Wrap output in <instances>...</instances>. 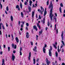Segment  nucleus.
Instances as JSON below:
<instances>
[{
  "instance_id": "ddd939ff",
  "label": "nucleus",
  "mask_w": 65,
  "mask_h": 65,
  "mask_svg": "<svg viewBox=\"0 0 65 65\" xmlns=\"http://www.w3.org/2000/svg\"><path fill=\"white\" fill-rule=\"evenodd\" d=\"M16 40V42L18 43L19 41V39H18V37H16L15 38Z\"/></svg>"
},
{
  "instance_id": "13d9d810",
  "label": "nucleus",
  "mask_w": 65,
  "mask_h": 65,
  "mask_svg": "<svg viewBox=\"0 0 65 65\" xmlns=\"http://www.w3.org/2000/svg\"><path fill=\"white\" fill-rule=\"evenodd\" d=\"M5 13L6 14H7V11H5Z\"/></svg>"
},
{
  "instance_id": "37998d69",
  "label": "nucleus",
  "mask_w": 65,
  "mask_h": 65,
  "mask_svg": "<svg viewBox=\"0 0 65 65\" xmlns=\"http://www.w3.org/2000/svg\"><path fill=\"white\" fill-rule=\"evenodd\" d=\"M20 56H22V52L20 51Z\"/></svg>"
},
{
  "instance_id": "bb28decb",
  "label": "nucleus",
  "mask_w": 65,
  "mask_h": 65,
  "mask_svg": "<svg viewBox=\"0 0 65 65\" xmlns=\"http://www.w3.org/2000/svg\"><path fill=\"white\" fill-rule=\"evenodd\" d=\"M55 54L56 57H58V52H55Z\"/></svg>"
},
{
  "instance_id": "79ce46f5",
  "label": "nucleus",
  "mask_w": 65,
  "mask_h": 65,
  "mask_svg": "<svg viewBox=\"0 0 65 65\" xmlns=\"http://www.w3.org/2000/svg\"><path fill=\"white\" fill-rule=\"evenodd\" d=\"M54 19H55V23H56V22H57V19H56V18H54Z\"/></svg>"
},
{
  "instance_id": "a19ab883",
  "label": "nucleus",
  "mask_w": 65,
  "mask_h": 65,
  "mask_svg": "<svg viewBox=\"0 0 65 65\" xmlns=\"http://www.w3.org/2000/svg\"><path fill=\"white\" fill-rule=\"evenodd\" d=\"M24 4L25 5H26L27 4V2H25V3H24Z\"/></svg>"
},
{
  "instance_id": "9d476101",
  "label": "nucleus",
  "mask_w": 65,
  "mask_h": 65,
  "mask_svg": "<svg viewBox=\"0 0 65 65\" xmlns=\"http://www.w3.org/2000/svg\"><path fill=\"white\" fill-rule=\"evenodd\" d=\"M46 8H45L44 14V17H45V15H46V14L47 13V11H46Z\"/></svg>"
},
{
  "instance_id": "49530a36",
  "label": "nucleus",
  "mask_w": 65,
  "mask_h": 65,
  "mask_svg": "<svg viewBox=\"0 0 65 65\" xmlns=\"http://www.w3.org/2000/svg\"><path fill=\"white\" fill-rule=\"evenodd\" d=\"M22 23V24H23V25H24V24H25V22H24V21H22L21 22Z\"/></svg>"
},
{
  "instance_id": "72a5a7b5",
  "label": "nucleus",
  "mask_w": 65,
  "mask_h": 65,
  "mask_svg": "<svg viewBox=\"0 0 65 65\" xmlns=\"http://www.w3.org/2000/svg\"><path fill=\"white\" fill-rule=\"evenodd\" d=\"M8 51H9H9H10V47H8Z\"/></svg>"
},
{
  "instance_id": "f257e3e1",
  "label": "nucleus",
  "mask_w": 65,
  "mask_h": 65,
  "mask_svg": "<svg viewBox=\"0 0 65 65\" xmlns=\"http://www.w3.org/2000/svg\"><path fill=\"white\" fill-rule=\"evenodd\" d=\"M51 9L50 10V17L51 19V21H52V20H53V17L54 16V14L52 13H53V5H52V1H51V4L49 5V6L48 7V8L49 9Z\"/></svg>"
},
{
  "instance_id": "de8ad7c7",
  "label": "nucleus",
  "mask_w": 65,
  "mask_h": 65,
  "mask_svg": "<svg viewBox=\"0 0 65 65\" xmlns=\"http://www.w3.org/2000/svg\"><path fill=\"white\" fill-rule=\"evenodd\" d=\"M45 17H44L43 19V21H45Z\"/></svg>"
},
{
  "instance_id": "774afa93",
  "label": "nucleus",
  "mask_w": 65,
  "mask_h": 65,
  "mask_svg": "<svg viewBox=\"0 0 65 65\" xmlns=\"http://www.w3.org/2000/svg\"><path fill=\"white\" fill-rule=\"evenodd\" d=\"M63 16L64 17H65V14H63Z\"/></svg>"
},
{
  "instance_id": "4be33fe9",
  "label": "nucleus",
  "mask_w": 65,
  "mask_h": 65,
  "mask_svg": "<svg viewBox=\"0 0 65 65\" xmlns=\"http://www.w3.org/2000/svg\"><path fill=\"white\" fill-rule=\"evenodd\" d=\"M49 1L48 0L46 3V5L47 6L49 5Z\"/></svg>"
},
{
  "instance_id": "5fc2aeb1",
  "label": "nucleus",
  "mask_w": 65,
  "mask_h": 65,
  "mask_svg": "<svg viewBox=\"0 0 65 65\" xmlns=\"http://www.w3.org/2000/svg\"><path fill=\"white\" fill-rule=\"evenodd\" d=\"M26 30H28V28L27 27H26Z\"/></svg>"
},
{
  "instance_id": "1a4fd4ad",
  "label": "nucleus",
  "mask_w": 65,
  "mask_h": 65,
  "mask_svg": "<svg viewBox=\"0 0 65 65\" xmlns=\"http://www.w3.org/2000/svg\"><path fill=\"white\" fill-rule=\"evenodd\" d=\"M26 38H28L29 37V32H27L26 34Z\"/></svg>"
},
{
  "instance_id": "ea45409f",
  "label": "nucleus",
  "mask_w": 65,
  "mask_h": 65,
  "mask_svg": "<svg viewBox=\"0 0 65 65\" xmlns=\"http://www.w3.org/2000/svg\"><path fill=\"white\" fill-rule=\"evenodd\" d=\"M58 52H60L61 51V49H60L59 50V48L58 49Z\"/></svg>"
},
{
  "instance_id": "8fccbe9b",
  "label": "nucleus",
  "mask_w": 65,
  "mask_h": 65,
  "mask_svg": "<svg viewBox=\"0 0 65 65\" xmlns=\"http://www.w3.org/2000/svg\"><path fill=\"white\" fill-rule=\"evenodd\" d=\"M0 5H1V9H2V5L1 4H0Z\"/></svg>"
},
{
  "instance_id": "c9c22d12",
  "label": "nucleus",
  "mask_w": 65,
  "mask_h": 65,
  "mask_svg": "<svg viewBox=\"0 0 65 65\" xmlns=\"http://www.w3.org/2000/svg\"><path fill=\"white\" fill-rule=\"evenodd\" d=\"M19 26H20V24H21V21H19Z\"/></svg>"
},
{
  "instance_id": "f704fd0d",
  "label": "nucleus",
  "mask_w": 65,
  "mask_h": 65,
  "mask_svg": "<svg viewBox=\"0 0 65 65\" xmlns=\"http://www.w3.org/2000/svg\"><path fill=\"white\" fill-rule=\"evenodd\" d=\"M19 8V6L17 5L16 7V8Z\"/></svg>"
},
{
  "instance_id": "20e7f679",
  "label": "nucleus",
  "mask_w": 65,
  "mask_h": 65,
  "mask_svg": "<svg viewBox=\"0 0 65 65\" xmlns=\"http://www.w3.org/2000/svg\"><path fill=\"white\" fill-rule=\"evenodd\" d=\"M12 48H14L15 49H16L17 48V45L14 44L13 43L12 44Z\"/></svg>"
},
{
  "instance_id": "58836bf2",
  "label": "nucleus",
  "mask_w": 65,
  "mask_h": 65,
  "mask_svg": "<svg viewBox=\"0 0 65 65\" xmlns=\"http://www.w3.org/2000/svg\"><path fill=\"white\" fill-rule=\"evenodd\" d=\"M26 26H27V27H28V26H29V24L28 23H26Z\"/></svg>"
},
{
  "instance_id": "a878e982",
  "label": "nucleus",
  "mask_w": 65,
  "mask_h": 65,
  "mask_svg": "<svg viewBox=\"0 0 65 65\" xmlns=\"http://www.w3.org/2000/svg\"><path fill=\"white\" fill-rule=\"evenodd\" d=\"M53 45L54 47H55L56 49H57V47H56V45L54 44H53Z\"/></svg>"
},
{
  "instance_id": "7ed1b4c3",
  "label": "nucleus",
  "mask_w": 65,
  "mask_h": 65,
  "mask_svg": "<svg viewBox=\"0 0 65 65\" xmlns=\"http://www.w3.org/2000/svg\"><path fill=\"white\" fill-rule=\"evenodd\" d=\"M1 25H2V28L3 29H4V30H5V28L4 27V26L3 24L2 23H0V29L1 30Z\"/></svg>"
},
{
  "instance_id": "b1692460",
  "label": "nucleus",
  "mask_w": 65,
  "mask_h": 65,
  "mask_svg": "<svg viewBox=\"0 0 65 65\" xmlns=\"http://www.w3.org/2000/svg\"><path fill=\"white\" fill-rule=\"evenodd\" d=\"M61 42L63 45H64V46H65V43H64V41L63 40H61Z\"/></svg>"
},
{
  "instance_id": "423d86ee",
  "label": "nucleus",
  "mask_w": 65,
  "mask_h": 65,
  "mask_svg": "<svg viewBox=\"0 0 65 65\" xmlns=\"http://www.w3.org/2000/svg\"><path fill=\"white\" fill-rule=\"evenodd\" d=\"M14 59H15V56H14L13 54V53L12 54V60L13 61H14Z\"/></svg>"
},
{
  "instance_id": "6e6552de",
  "label": "nucleus",
  "mask_w": 65,
  "mask_h": 65,
  "mask_svg": "<svg viewBox=\"0 0 65 65\" xmlns=\"http://www.w3.org/2000/svg\"><path fill=\"white\" fill-rule=\"evenodd\" d=\"M37 49V47L36 46H35L34 48H33V51L35 52H37V50L36 49Z\"/></svg>"
},
{
  "instance_id": "4c0bfd02",
  "label": "nucleus",
  "mask_w": 65,
  "mask_h": 65,
  "mask_svg": "<svg viewBox=\"0 0 65 65\" xmlns=\"http://www.w3.org/2000/svg\"><path fill=\"white\" fill-rule=\"evenodd\" d=\"M30 44L32 45H33V42L32 41H30Z\"/></svg>"
},
{
  "instance_id": "f03ea898",
  "label": "nucleus",
  "mask_w": 65,
  "mask_h": 65,
  "mask_svg": "<svg viewBox=\"0 0 65 65\" xmlns=\"http://www.w3.org/2000/svg\"><path fill=\"white\" fill-rule=\"evenodd\" d=\"M44 45L45 46L43 47V51L44 53H45V51H46V49H45V48L46 47L47 45H46V44H45Z\"/></svg>"
},
{
  "instance_id": "f8f14e48",
  "label": "nucleus",
  "mask_w": 65,
  "mask_h": 65,
  "mask_svg": "<svg viewBox=\"0 0 65 65\" xmlns=\"http://www.w3.org/2000/svg\"><path fill=\"white\" fill-rule=\"evenodd\" d=\"M21 17H22V18H24V14H23V13L22 12H21Z\"/></svg>"
},
{
  "instance_id": "338daca9",
  "label": "nucleus",
  "mask_w": 65,
  "mask_h": 65,
  "mask_svg": "<svg viewBox=\"0 0 65 65\" xmlns=\"http://www.w3.org/2000/svg\"><path fill=\"white\" fill-rule=\"evenodd\" d=\"M48 29V28H47V27H46V28H45V30H47V29Z\"/></svg>"
},
{
  "instance_id": "a211bd4d",
  "label": "nucleus",
  "mask_w": 65,
  "mask_h": 65,
  "mask_svg": "<svg viewBox=\"0 0 65 65\" xmlns=\"http://www.w3.org/2000/svg\"><path fill=\"white\" fill-rule=\"evenodd\" d=\"M42 30H41V31H40L39 32V35L40 36V35H41V34L42 33Z\"/></svg>"
},
{
  "instance_id": "c756f323",
  "label": "nucleus",
  "mask_w": 65,
  "mask_h": 65,
  "mask_svg": "<svg viewBox=\"0 0 65 65\" xmlns=\"http://www.w3.org/2000/svg\"><path fill=\"white\" fill-rule=\"evenodd\" d=\"M34 64H35V59H33Z\"/></svg>"
},
{
  "instance_id": "052dcab7",
  "label": "nucleus",
  "mask_w": 65,
  "mask_h": 65,
  "mask_svg": "<svg viewBox=\"0 0 65 65\" xmlns=\"http://www.w3.org/2000/svg\"><path fill=\"white\" fill-rule=\"evenodd\" d=\"M6 25L7 27H8V24H7V23H6Z\"/></svg>"
},
{
  "instance_id": "e2e57ef3",
  "label": "nucleus",
  "mask_w": 65,
  "mask_h": 65,
  "mask_svg": "<svg viewBox=\"0 0 65 65\" xmlns=\"http://www.w3.org/2000/svg\"><path fill=\"white\" fill-rule=\"evenodd\" d=\"M61 37H62V40H63L64 39H63V37H64L63 36H61Z\"/></svg>"
},
{
  "instance_id": "4d7b16f0",
  "label": "nucleus",
  "mask_w": 65,
  "mask_h": 65,
  "mask_svg": "<svg viewBox=\"0 0 65 65\" xmlns=\"http://www.w3.org/2000/svg\"><path fill=\"white\" fill-rule=\"evenodd\" d=\"M13 52L14 54H15V50H14Z\"/></svg>"
},
{
  "instance_id": "0e129e2a",
  "label": "nucleus",
  "mask_w": 65,
  "mask_h": 65,
  "mask_svg": "<svg viewBox=\"0 0 65 65\" xmlns=\"http://www.w3.org/2000/svg\"><path fill=\"white\" fill-rule=\"evenodd\" d=\"M2 53H3V52H1L0 54L1 55H2Z\"/></svg>"
},
{
  "instance_id": "393cba45",
  "label": "nucleus",
  "mask_w": 65,
  "mask_h": 65,
  "mask_svg": "<svg viewBox=\"0 0 65 65\" xmlns=\"http://www.w3.org/2000/svg\"><path fill=\"white\" fill-rule=\"evenodd\" d=\"M20 6L21 9H22V4L21 2L20 3Z\"/></svg>"
},
{
  "instance_id": "2f4dec72",
  "label": "nucleus",
  "mask_w": 65,
  "mask_h": 65,
  "mask_svg": "<svg viewBox=\"0 0 65 65\" xmlns=\"http://www.w3.org/2000/svg\"><path fill=\"white\" fill-rule=\"evenodd\" d=\"M60 6L61 7H63V4H62V3H60Z\"/></svg>"
},
{
  "instance_id": "6e6d98bb",
  "label": "nucleus",
  "mask_w": 65,
  "mask_h": 65,
  "mask_svg": "<svg viewBox=\"0 0 65 65\" xmlns=\"http://www.w3.org/2000/svg\"><path fill=\"white\" fill-rule=\"evenodd\" d=\"M21 28H23V24H22L21 26Z\"/></svg>"
},
{
  "instance_id": "69168bd1",
  "label": "nucleus",
  "mask_w": 65,
  "mask_h": 65,
  "mask_svg": "<svg viewBox=\"0 0 65 65\" xmlns=\"http://www.w3.org/2000/svg\"><path fill=\"white\" fill-rule=\"evenodd\" d=\"M59 60H60V61L61 60V57H59Z\"/></svg>"
},
{
  "instance_id": "9b49d317",
  "label": "nucleus",
  "mask_w": 65,
  "mask_h": 65,
  "mask_svg": "<svg viewBox=\"0 0 65 65\" xmlns=\"http://www.w3.org/2000/svg\"><path fill=\"white\" fill-rule=\"evenodd\" d=\"M33 28L34 29H35L36 31H37V26H36L35 25L33 26Z\"/></svg>"
},
{
  "instance_id": "aec40b11",
  "label": "nucleus",
  "mask_w": 65,
  "mask_h": 65,
  "mask_svg": "<svg viewBox=\"0 0 65 65\" xmlns=\"http://www.w3.org/2000/svg\"><path fill=\"white\" fill-rule=\"evenodd\" d=\"M52 47L51 46H50V49H49V51L51 52L52 50Z\"/></svg>"
},
{
  "instance_id": "4468645a",
  "label": "nucleus",
  "mask_w": 65,
  "mask_h": 65,
  "mask_svg": "<svg viewBox=\"0 0 65 65\" xmlns=\"http://www.w3.org/2000/svg\"><path fill=\"white\" fill-rule=\"evenodd\" d=\"M31 52H29V55L28 57V59L29 60H30V57H31Z\"/></svg>"
},
{
  "instance_id": "5701e85b",
  "label": "nucleus",
  "mask_w": 65,
  "mask_h": 65,
  "mask_svg": "<svg viewBox=\"0 0 65 65\" xmlns=\"http://www.w3.org/2000/svg\"><path fill=\"white\" fill-rule=\"evenodd\" d=\"M59 11L61 13H62V9L61 7H60L59 8Z\"/></svg>"
},
{
  "instance_id": "c85d7f7f",
  "label": "nucleus",
  "mask_w": 65,
  "mask_h": 65,
  "mask_svg": "<svg viewBox=\"0 0 65 65\" xmlns=\"http://www.w3.org/2000/svg\"><path fill=\"white\" fill-rule=\"evenodd\" d=\"M41 22L43 24H44L45 23V21L43 20H41Z\"/></svg>"
},
{
  "instance_id": "39448f33",
  "label": "nucleus",
  "mask_w": 65,
  "mask_h": 65,
  "mask_svg": "<svg viewBox=\"0 0 65 65\" xmlns=\"http://www.w3.org/2000/svg\"><path fill=\"white\" fill-rule=\"evenodd\" d=\"M46 64L47 65H49L50 64V62H49V61L48 60L47 58H46Z\"/></svg>"
},
{
  "instance_id": "412c9836",
  "label": "nucleus",
  "mask_w": 65,
  "mask_h": 65,
  "mask_svg": "<svg viewBox=\"0 0 65 65\" xmlns=\"http://www.w3.org/2000/svg\"><path fill=\"white\" fill-rule=\"evenodd\" d=\"M10 19L11 21H13V17L12 16H11Z\"/></svg>"
},
{
  "instance_id": "680f3d73",
  "label": "nucleus",
  "mask_w": 65,
  "mask_h": 65,
  "mask_svg": "<svg viewBox=\"0 0 65 65\" xmlns=\"http://www.w3.org/2000/svg\"><path fill=\"white\" fill-rule=\"evenodd\" d=\"M62 65H65V63H62Z\"/></svg>"
},
{
  "instance_id": "cd10ccee",
  "label": "nucleus",
  "mask_w": 65,
  "mask_h": 65,
  "mask_svg": "<svg viewBox=\"0 0 65 65\" xmlns=\"http://www.w3.org/2000/svg\"><path fill=\"white\" fill-rule=\"evenodd\" d=\"M6 10L7 11H8L9 10V9L8 8V7L7 6L6 7Z\"/></svg>"
},
{
  "instance_id": "0eeeda50",
  "label": "nucleus",
  "mask_w": 65,
  "mask_h": 65,
  "mask_svg": "<svg viewBox=\"0 0 65 65\" xmlns=\"http://www.w3.org/2000/svg\"><path fill=\"white\" fill-rule=\"evenodd\" d=\"M28 9L29 11V12H31V7L29 6H28Z\"/></svg>"
},
{
  "instance_id": "3c124183",
  "label": "nucleus",
  "mask_w": 65,
  "mask_h": 65,
  "mask_svg": "<svg viewBox=\"0 0 65 65\" xmlns=\"http://www.w3.org/2000/svg\"><path fill=\"white\" fill-rule=\"evenodd\" d=\"M55 15L56 17H57V13H55Z\"/></svg>"
},
{
  "instance_id": "09e8293b",
  "label": "nucleus",
  "mask_w": 65,
  "mask_h": 65,
  "mask_svg": "<svg viewBox=\"0 0 65 65\" xmlns=\"http://www.w3.org/2000/svg\"><path fill=\"white\" fill-rule=\"evenodd\" d=\"M39 26H40V25H39V24L37 23V26L38 27H39Z\"/></svg>"
},
{
  "instance_id": "bf43d9fd",
  "label": "nucleus",
  "mask_w": 65,
  "mask_h": 65,
  "mask_svg": "<svg viewBox=\"0 0 65 65\" xmlns=\"http://www.w3.org/2000/svg\"><path fill=\"white\" fill-rule=\"evenodd\" d=\"M3 46L4 48H5V47L6 46H5V45H3Z\"/></svg>"
},
{
  "instance_id": "864d4df0",
  "label": "nucleus",
  "mask_w": 65,
  "mask_h": 65,
  "mask_svg": "<svg viewBox=\"0 0 65 65\" xmlns=\"http://www.w3.org/2000/svg\"><path fill=\"white\" fill-rule=\"evenodd\" d=\"M39 61V58H38L37 59V60H36V61H37V62H38V61Z\"/></svg>"
},
{
  "instance_id": "a18cd8bd",
  "label": "nucleus",
  "mask_w": 65,
  "mask_h": 65,
  "mask_svg": "<svg viewBox=\"0 0 65 65\" xmlns=\"http://www.w3.org/2000/svg\"><path fill=\"white\" fill-rule=\"evenodd\" d=\"M39 19H41V16H40V15H39Z\"/></svg>"
},
{
  "instance_id": "c03bdc74",
  "label": "nucleus",
  "mask_w": 65,
  "mask_h": 65,
  "mask_svg": "<svg viewBox=\"0 0 65 65\" xmlns=\"http://www.w3.org/2000/svg\"><path fill=\"white\" fill-rule=\"evenodd\" d=\"M22 51V48L20 47V52H21V51Z\"/></svg>"
},
{
  "instance_id": "e433bc0d",
  "label": "nucleus",
  "mask_w": 65,
  "mask_h": 65,
  "mask_svg": "<svg viewBox=\"0 0 65 65\" xmlns=\"http://www.w3.org/2000/svg\"><path fill=\"white\" fill-rule=\"evenodd\" d=\"M41 9L43 10V11H44V9H43V8L42 7H41Z\"/></svg>"
},
{
  "instance_id": "473e14b6",
  "label": "nucleus",
  "mask_w": 65,
  "mask_h": 65,
  "mask_svg": "<svg viewBox=\"0 0 65 65\" xmlns=\"http://www.w3.org/2000/svg\"><path fill=\"white\" fill-rule=\"evenodd\" d=\"M63 34H64V31H62V33L61 35V36H63Z\"/></svg>"
},
{
  "instance_id": "f3484780",
  "label": "nucleus",
  "mask_w": 65,
  "mask_h": 65,
  "mask_svg": "<svg viewBox=\"0 0 65 65\" xmlns=\"http://www.w3.org/2000/svg\"><path fill=\"white\" fill-rule=\"evenodd\" d=\"M32 2L31 1H29V5L31 6H32Z\"/></svg>"
},
{
  "instance_id": "603ef678",
  "label": "nucleus",
  "mask_w": 65,
  "mask_h": 65,
  "mask_svg": "<svg viewBox=\"0 0 65 65\" xmlns=\"http://www.w3.org/2000/svg\"><path fill=\"white\" fill-rule=\"evenodd\" d=\"M62 53H63L64 52V49H62L61 50Z\"/></svg>"
},
{
  "instance_id": "6ab92c4d",
  "label": "nucleus",
  "mask_w": 65,
  "mask_h": 65,
  "mask_svg": "<svg viewBox=\"0 0 65 65\" xmlns=\"http://www.w3.org/2000/svg\"><path fill=\"white\" fill-rule=\"evenodd\" d=\"M49 54L50 56H52V52L51 51L49 52Z\"/></svg>"
},
{
  "instance_id": "7c9ffc66",
  "label": "nucleus",
  "mask_w": 65,
  "mask_h": 65,
  "mask_svg": "<svg viewBox=\"0 0 65 65\" xmlns=\"http://www.w3.org/2000/svg\"><path fill=\"white\" fill-rule=\"evenodd\" d=\"M47 23L48 26H50V23L48 21Z\"/></svg>"
},
{
  "instance_id": "2eb2a0df",
  "label": "nucleus",
  "mask_w": 65,
  "mask_h": 65,
  "mask_svg": "<svg viewBox=\"0 0 65 65\" xmlns=\"http://www.w3.org/2000/svg\"><path fill=\"white\" fill-rule=\"evenodd\" d=\"M34 13H35L34 11H32V17L33 18L32 19H33V18L34 17Z\"/></svg>"
},
{
  "instance_id": "dca6fc26",
  "label": "nucleus",
  "mask_w": 65,
  "mask_h": 65,
  "mask_svg": "<svg viewBox=\"0 0 65 65\" xmlns=\"http://www.w3.org/2000/svg\"><path fill=\"white\" fill-rule=\"evenodd\" d=\"M2 65H5L4 64V59H2Z\"/></svg>"
}]
</instances>
